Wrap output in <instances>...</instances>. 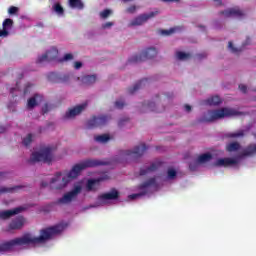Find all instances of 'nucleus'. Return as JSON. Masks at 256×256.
<instances>
[{
  "label": "nucleus",
  "instance_id": "nucleus-1",
  "mask_svg": "<svg viewBox=\"0 0 256 256\" xmlns=\"http://www.w3.org/2000/svg\"><path fill=\"white\" fill-rule=\"evenodd\" d=\"M67 227H69V222L63 221L55 226L42 230L39 237L26 234L20 238H15L13 240L1 243L0 253H7V251H15V249H21L22 247H27L29 245H39V243H45V241L51 239V237H55V235L63 233Z\"/></svg>",
  "mask_w": 256,
  "mask_h": 256
},
{
  "label": "nucleus",
  "instance_id": "nucleus-2",
  "mask_svg": "<svg viewBox=\"0 0 256 256\" xmlns=\"http://www.w3.org/2000/svg\"><path fill=\"white\" fill-rule=\"evenodd\" d=\"M99 165H109V162L86 160L74 165L69 172H57L50 181V189L61 191L65 189L73 179H77V177L81 175V171H84L87 167H97Z\"/></svg>",
  "mask_w": 256,
  "mask_h": 256
},
{
  "label": "nucleus",
  "instance_id": "nucleus-3",
  "mask_svg": "<svg viewBox=\"0 0 256 256\" xmlns=\"http://www.w3.org/2000/svg\"><path fill=\"white\" fill-rule=\"evenodd\" d=\"M228 153H234L233 158H220L214 162L215 167H239L243 157H251L256 155V144H250L246 149H243L237 142H231L226 145Z\"/></svg>",
  "mask_w": 256,
  "mask_h": 256
},
{
  "label": "nucleus",
  "instance_id": "nucleus-4",
  "mask_svg": "<svg viewBox=\"0 0 256 256\" xmlns=\"http://www.w3.org/2000/svg\"><path fill=\"white\" fill-rule=\"evenodd\" d=\"M162 181L163 179L161 177L151 178L150 180L139 186V193L129 195L128 199L130 201H133L135 199H139V197H143V195H151V193H154V191H157V189H159Z\"/></svg>",
  "mask_w": 256,
  "mask_h": 256
},
{
  "label": "nucleus",
  "instance_id": "nucleus-5",
  "mask_svg": "<svg viewBox=\"0 0 256 256\" xmlns=\"http://www.w3.org/2000/svg\"><path fill=\"white\" fill-rule=\"evenodd\" d=\"M241 115L239 110L234 108H222L218 110L208 111L207 114L204 115L202 121L206 123H211V121H217L219 119H225V117H237Z\"/></svg>",
  "mask_w": 256,
  "mask_h": 256
},
{
  "label": "nucleus",
  "instance_id": "nucleus-6",
  "mask_svg": "<svg viewBox=\"0 0 256 256\" xmlns=\"http://www.w3.org/2000/svg\"><path fill=\"white\" fill-rule=\"evenodd\" d=\"M53 161V149L49 146L36 148L31 156V163H51Z\"/></svg>",
  "mask_w": 256,
  "mask_h": 256
},
{
  "label": "nucleus",
  "instance_id": "nucleus-7",
  "mask_svg": "<svg viewBox=\"0 0 256 256\" xmlns=\"http://www.w3.org/2000/svg\"><path fill=\"white\" fill-rule=\"evenodd\" d=\"M117 199H119V191L117 189H111L110 191L99 195L96 203L84 208V211L86 209H94L105 205H111V203H113V201H117Z\"/></svg>",
  "mask_w": 256,
  "mask_h": 256
},
{
  "label": "nucleus",
  "instance_id": "nucleus-8",
  "mask_svg": "<svg viewBox=\"0 0 256 256\" xmlns=\"http://www.w3.org/2000/svg\"><path fill=\"white\" fill-rule=\"evenodd\" d=\"M81 191H83V182H77L76 184H74L73 189L70 192L64 194L63 197L58 200V202L62 203L63 205H67V203L75 201Z\"/></svg>",
  "mask_w": 256,
  "mask_h": 256
},
{
  "label": "nucleus",
  "instance_id": "nucleus-9",
  "mask_svg": "<svg viewBox=\"0 0 256 256\" xmlns=\"http://www.w3.org/2000/svg\"><path fill=\"white\" fill-rule=\"evenodd\" d=\"M59 50L55 47H51L46 51V53L38 56L36 63L38 65H43V63H49V61H59Z\"/></svg>",
  "mask_w": 256,
  "mask_h": 256
},
{
  "label": "nucleus",
  "instance_id": "nucleus-10",
  "mask_svg": "<svg viewBox=\"0 0 256 256\" xmlns=\"http://www.w3.org/2000/svg\"><path fill=\"white\" fill-rule=\"evenodd\" d=\"M157 55V49L155 48H147L142 51L140 54L133 55L130 59V63H139L141 61H145V59H153Z\"/></svg>",
  "mask_w": 256,
  "mask_h": 256
},
{
  "label": "nucleus",
  "instance_id": "nucleus-11",
  "mask_svg": "<svg viewBox=\"0 0 256 256\" xmlns=\"http://www.w3.org/2000/svg\"><path fill=\"white\" fill-rule=\"evenodd\" d=\"M145 151H147V146H145V144H140L135 147L134 150L123 151L120 154V157H122V159H135L137 157H141Z\"/></svg>",
  "mask_w": 256,
  "mask_h": 256
},
{
  "label": "nucleus",
  "instance_id": "nucleus-12",
  "mask_svg": "<svg viewBox=\"0 0 256 256\" xmlns=\"http://www.w3.org/2000/svg\"><path fill=\"white\" fill-rule=\"evenodd\" d=\"M158 13H159L158 11H154V12L142 14V15L134 18L133 20H131L130 27H139L140 25L147 23V21H149V19H153V17H155V15H157Z\"/></svg>",
  "mask_w": 256,
  "mask_h": 256
},
{
  "label": "nucleus",
  "instance_id": "nucleus-13",
  "mask_svg": "<svg viewBox=\"0 0 256 256\" xmlns=\"http://www.w3.org/2000/svg\"><path fill=\"white\" fill-rule=\"evenodd\" d=\"M213 159L211 153H205L198 156L197 160L190 163L189 167L191 171H196L199 168V165H203V163H209V161Z\"/></svg>",
  "mask_w": 256,
  "mask_h": 256
},
{
  "label": "nucleus",
  "instance_id": "nucleus-14",
  "mask_svg": "<svg viewBox=\"0 0 256 256\" xmlns=\"http://www.w3.org/2000/svg\"><path fill=\"white\" fill-rule=\"evenodd\" d=\"M109 121V118L107 116H98V117H92L87 122V128L93 129L94 127H101L105 125Z\"/></svg>",
  "mask_w": 256,
  "mask_h": 256
},
{
  "label": "nucleus",
  "instance_id": "nucleus-15",
  "mask_svg": "<svg viewBox=\"0 0 256 256\" xmlns=\"http://www.w3.org/2000/svg\"><path fill=\"white\" fill-rule=\"evenodd\" d=\"M85 109H87V103H82L80 105H77L74 108L70 109L69 112H66L65 118L73 119V117H77V115H81V113H83Z\"/></svg>",
  "mask_w": 256,
  "mask_h": 256
},
{
  "label": "nucleus",
  "instance_id": "nucleus-16",
  "mask_svg": "<svg viewBox=\"0 0 256 256\" xmlns=\"http://www.w3.org/2000/svg\"><path fill=\"white\" fill-rule=\"evenodd\" d=\"M103 178L88 179L86 182V191H97Z\"/></svg>",
  "mask_w": 256,
  "mask_h": 256
},
{
  "label": "nucleus",
  "instance_id": "nucleus-17",
  "mask_svg": "<svg viewBox=\"0 0 256 256\" xmlns=\"http://www.w3.org/2000/svg\"><path fill=\"white\" fill-rule=\"evenodd\" d=\"M25 208L23 207H17L12 210H5L0 211V219H9V217H13V215H18V213H21Z\"/></svg>",
  "mask_w": 256,
  "mask_h": 256
},
{
  "label": "nucleus",
  "instance_id": "nucleus-18",
  "mask_svg": "<svg viewBox=\"0 0 256 256\" xmlns=\"http://www.w3.org/2000/svg\"><path fill=\"white\" fill-rule=\"evenodd\" d=\"M2 25H3V29L0 30V37H8L9 31H11L13 27V20L7 18L6 20H4Z\"/></svg>",
  "mask_w": 256,
  "mask_h": 256
},
{
  "label": "nucleus",
  "instance_id": "nucleus-19",
  "mask_svg": "<svg viewBox=\"0 0 256 256\" xmlns=\"http://www.w3.org/2000/svg\"><path fill=\"white\" fill-rule=\"evenodd\" d=\"M43 101V96L41 94H35L28 100L27 107L28 109H33V107H37Z\"/></svg>",
  "mask_w": 256,
  "mask_h": 256
},
{
  "label": "nucleus",
  "instance_id": "nucleus-20",
  "mask_svg": "<svg viewBox=\"0 0 256 256\" xmlns=\"http://www.w3.org/2000/svg\"><path fill=\"white\" fill-rule=\"evenodd\" d=\"M224 17H241L243 12L238 8H229L225 12H223Z\"/></svg>",
  "mask_w": 256,
  "mask_h": 256
},
{
  "label": "nucleus",
  "instance_id": "nucleus-21",
  "mask_svg": "<svg viewBox=\"0 0 256 256\" xmlns=\"http://www.w3.org/2000/svg\"><path fill=\"white\" fill-rule=\"evenodd\" d=\"M23 225H25V218L18 217L11 222L10 229H21Z\"/></svg>",
  "mask_w": 256,
  "mask_h": 256
},
{
  "label": "nucleus",
  "instance_id": "nucleus-22",
  "mask_svg": "<svg viewBox=\"0 0 256 256\" xmlns=\"http://www.w3.org/2000/svg\"><path fill=\"white\" fill-rule=\"evenodd\" d=\"M221 98L219 96H212L208 98L206 101H204V105H210V106H215V105H221Z\"/></svg>",
  "mask_w": 256,
  "mask_h": 256
},
{
  "label": "nucleus",
  "instance_id": "nucleus-23",
  "mask_svg": "<svg viewBox=\"0 0 256 256\" xmlns=\"http://www.w3.org/2000/svg\"><path fill=\"white\" fill-rule=\"evenodd\" d=\"M177 177V170L175 168H168L166 177L163 181H173Z\"/></svg>",
  "mask_w": 256,
  "mask_h": 256
},
{
  "label": "nucleus",
  "instance_id": "nucleus-24",
  "mask_svg": "<svg viewBox=\"0 0 256 256\" xmlns=\"http://www.w3.org/2000/svg\"><path fill=\"white\" fill-rule=\"evenodd\" d=\"M69 7H71V9L81 10L83 9L84 4L81 0H69Z\"/></svg>",
  "mask_w": 256,
  "mask_h": 256
},
{
  "label": "nucleus",
  "instance_id": "nucleus-25",
  "mask_svg": "<svg viewBox=\"0 0 256 256\" xmlns=\"http://www.w3.org/2000/svg\"><path fill=\"white\" fill-rule=\"evenodd\" d=\"M95 81H97V76H95V75L84 76L82 78V83L84 85H93V83H95Z\"/></svg>",
  "mask_w": 256,
  "mask_h": 256
},
{
  "label": "nucleus",
  "instance_id": "nucleus-26",
  "mask_svg": "<svg viewBox=\"0 0 256 256\" xmlns=\"http://www.w3.org/2000/svg\"><path fill=\"white\" fill-rule=\"evenodd\" d=\"M109 139H111V137H109V135L107 134H102V135H98L94 137V140L97 143H107V141H109Z\"/></svg>",
  "mask_w": 256,
  "mask_h": 256
},
{
  "label": "nucleus",
  "instance_id": "nucleus-27",
  "mask_svg": "<svg viewBox=\"0 0 256 256\" xmlns=\"http://www.w3.org/2000/svg\"><path fill=\"white\" fill-rule=\"evenodd\" d=\"M53 11L58 15V17H63V7L61 6V4L56 3L52 6Z\"/></svg>",
  "mask_w": 256,
  "mask_h": 256
},
{
  "label": "nucleus",
  "instance_id": "nucleus-28",
  "mask_svg": "<svg viewBox=\"0 0 256 256\" xmlns=\"http://www.w3.org/2000/svg\"><path fill=\"white\" fill-rule=\"evenodd\" d=\"M176 57L179 59V61H187V59L191 57V54L179 51L176 52Z\"/></svg>",
  "mask_w": 256,
  "mask_h": 256
},
{
  "label": "nucleus",
  "instance_id": "nucleus-29",
  "mask_svg": "<svg viewBox=\"0 0 256 256\" xmlns=\"http://www.w3.org/2000/svg\"><path fill=\"white\" fill-rule=\"evenodd\" d=\"M159 164H152L150 166V168L145 169H141L140 170V175H147V173H151V171H155V169H158Z\"/></svg>",
  "mask_w": 256,
  "mask_h": 256
},
{
  "label": "nucleus",
  "instance_id": "nucleus-30",
  "mask_svg": "<svg viewBox=\"0 0 256 256\" xmlns=\"http://www.w3.org/2000/svg\"><path fill=\"white\" fill-rule=\"evenodd\" d=\"M33 141V135L28 134L24 139H23V145H30L31 142Z\"/></svg>",
  "mask_w": 256,
  "mask_h": 256
},
{
  "label": "nucleus",
  "instance_id": "nucleus-31",
  "mask_svg": "<svg viewBox=\"0 0 256 256\" xmlns=\"http://www.w3.org/2000/svg\"><path fill=\"white\" fill-rule=\"evenodd\" d=\"M228 49H229V51H231L232 53H239V51L242 50V48H235V47L233 46V42H229V44H228Z\"/></svg>",
  "mask_w": 256,
  "mask_h": 256
},
{
  "label": "nucleus",
  "instance_id": "nucleus-32",
  "mask_svg": "<svg viewBox=\"0 0 256 256\" xmlns=\"http://www.w3.org/2000/svg\"><path fill=\"white\" fill-rule=\"evenodd\" d=\"M177 31V28H170L169 30H162V35H173Z\"/></svg>",
  "mask_w": 256,
  "mask_h": 256
},
{
  "label": "nucleus",
  "instance_id": "nucleus-33",
  "mask_svg": "<svg viewBox=\"0 0 256 256\" xmlns=\"http://www.w3.org/2000/svg\"><path fill=\"white\" fill-rule=\"evenodd\" d=\"M110 14H111V10L106 9V10L100 12V17L102 19H107V17H109Z\"/></svg>",
  "mask_w": 256,
  "mask_h": 256
},
{
  "label": "nucleus",
  "instance_id": "nucleus-34",
  "mask_svg": "<svg viewBox=\"0 0 256 256\" xmlns=\"http://www.w3.org/2000/svg\"><path fill=\"white\" fill-rule=\"evenodd\" d=\"M124 106H125V101H123V100H117L115 102L116 109H123Z\"/></svg>",
  "mask_w": 256,
  "mask_h": 256
},
{
  "label": "nucleus",
  "instance_id": "nucleus-35",
  "mask_svg": "<svg viewBox=\"0 0 256 256\" xmlns=\"http://www.w3.org/2000/svg\"><path fill=\"white\" fill-rule=\"evenodd\" d=\"M15 189H19V187H15V188H5V187H3V188L0 189V195H1V193H11V191H15Z\"/></svg>",
  "mask_w": 256,
  "mask_h": 256
},
{
  "label": "nucleus",
  "instance_id": "nucleus-36",
  "mask_svg": "<svg viewBox=\"0 0 256 256\" xmlns=\"http://www.w3.org/2000/svg\"><path fill=\"white\" fill-rule=\"evenodd\" d=\"M73 59V54H65L62 59H58V61H71Z\"/></svg>",
  "mask_w": 256,
  "mask_h": 256
},
{
  "label": "nucleus",
  "instance_id": "nucleus-37",
  "mask_svg": "<svg viewBox=\"0 0 256 256\" xmlns=\"http://www.w3.org/2000/svg\"><path fill=\"white\" fill-rule=\"evenodd\" d=\"M17 11H19V8L12 6L8 9V13L9 15H15V13H17Z\"/></svg>",
  "mask_w": 256,
  "mask_h": 256
},
{
  "label": "nucleus",
  "instance_id": "nucleus-38",
  "mask_svg": "<svg viewBox=\"0 0 256 256\" xmlns=\"http://www.w3.org/2000/svg\"><path fill=\"white\" fill-rule=\"evenodd\" d=\"M113 27V22H106L102 25V29H111Z\"/></svg>",
  "mask_w": 256,
  "mask_h": 256
},
{
  "label": "nucleus",
  "instance_id": "nucleus-39",
  "mask_svg": "<svg viewBox=\"0 0 256 256\" xmlns=\"http://www.w3.org/2000/svg\"><path fill=\"white\" fill-rule=\"evenodd\" d=\"M230 137H243V130L230 134Z\"/></svg>",
  "mask_w": 256,
  "mask_h": 256
},
{
  "label": "nucleus",
  "instance_id": "nucleus-40",
  "mask_svg": "<svg viewBox=\"0 0 256 256\" xmlns=\"http://www.w3.org/2000/svg\"><path fill=\"white\" fill-rule=\"evenodd\" d=\"M69 79H71V75H64V76L61 78V82H62V83H69Z\"/></svg>",
  "mask_w": 256,
  "mask_h": 256
},
{
  "label": "nucleus",
  "instance_id": "nucleus-41",
  "mask_svg": "<svg viewBox=\"0 0 256 256\" xmlns=\"http://www.w3.org/2000/svg\"><path fill=\"white\" fill-rule=\"evenodd\" d=\"M149 111H157V109H155V103L154 102H150L148 105H147Z\"/></svg>",
  "mask_w": 256,
  "mask_h": 256
},
{
  "label": "nucleus",
  "instance_id": "nucleus-42",
  "mask_svg": "<svg viewBox=\"0 0 256 256\" xmlns=\"http://www.w3.org/2000/svg\"><path fill=\"white\" fill-rule=\"evenodd\" d=\"M135 11H137V6H130L127 9V13H135Z\"/></svg>",
  "mask_w": 256,
  "mask_h": 256
},
{
  "label": "nucleus",
  "instance_id": "nucleus-43",
  "mask_svg": "<svg viewBox=\"0 0 256 256\" xmlns=\"http://www.w3.org/2000/svg\"><path fill=\"white\" fill-rule=\"evenodd\" d=\"M239 89H240V91H242V93H246L247 92V86L245 84H240L239 85Z\"/></svg>",
  "mask_w": 256,
  "mask_h": 256
},
{
  "label": "nucleus",
  "instance_id": "nucleus-44",
  "mask_svg": "<svg viewBox=\"0 0 256 256\" xmlns=\"http://www.w3.org/2000/svg\"><path fill=\"white\" fill-rule=\"evenodd\" d=\"M82 66H83V64L81 62H75L74 63L75 69H81Z\"/></svg>",
  "mask_w": 256,
  "mask_h": 256
},
{
  "label": "nucleus",
  "instance_id": "nucleus-45",
  "mask_svg": "<svg viewBox=\"0 0 256 256\" xmlns=\"http://www.w3.org/2000/svg\"><path fill=\"white\" fill-rule=\"evenodd\" d=\"M184 111H186V113H189L191 111V106L186 104L184 106Z\"/></svg>",
  "mask_w": 256,
  "mask_h": 256
},
{
  "label": "nucleus",
  "instance_id": "nucleus-46",
  "mask_svg": "<svg viewBox=\"0 0 256 256\" xmlns=\"http://www.w3.org/2000/svg\"><path fill=\"white\" fill-rule=\"evenodd\" d=\"M164 3H179V0H162Z\"/></svg>",
  "mask_w": 256,
  "mask_h": 256
},
{
  "label": "nucleus",
  "instance_id": "nucleus-47",
  "mask_svg": "<svg viewBox=\"0 0 256 256\" xmlns=\"http://www.w3.org/2000/svg\"><path fill=\"white\" fill-rule=\"evenodd\" d=\"M141 83H142V82H140L139 84H136V85L134 86V90H132L131 93H135V91H137V89H139Z\"/></svg>",
  "mask_w": 256,
  "mask_h": 256
},
{
  "label": "nucleus",
  "instance_id": "nucleus-48",
  "mask_svg": "<svg viewBox=\"0 0 256 256\" xmlns=\"http://www.w3.org/2000/svg\"><path fill=\"white\" fill-rule=\"evenodd\" d=\"M43 113H47V111H49V105H45L42 109Z\"/></svg>",
  "mask_w": 256,
  "mask_h": 256
},
{
  "label": "nucleus",
  "instance_id": "nucleus-49",
  "mask_svg": "<svg viewBox=\"0 0 256 256\" xmlns=\"http://www.w3.org/2000/svg\"><path fill=\"white\" fill-rule=\"evenodd\" d=\"M0 133H5V127L0 126Z\"/></svg>",
  "mask_w": 256,
  "mask_h": 256
},
{
  "label": "nucleus",
  "instance_id": "nucleus-50",
  "mask_svg": "<svg viewBox=\"0 0 256 256\" xmlns=\"http://www.w3.org/2000/svg\"><path fill=\"white\" fill-rule=\"evenodd\" d=\"M13 91H15V88H12V89L10 90V93H13Z\"/></svg>",
  "mask_w": 256,
  "mask_h": 256
},
{
  "label": "nucleus",
  "instance_id": "nucleus-51",
  "mask_svg": "<svg viewBox=\"0 0 256 256\" xmlns=\"http://www.w3.org/2000/svg\"><path fill=\"white\" fill-rule=\"evenodd\" d=\"M43 187H46L47 185H45V183L42 184Z\"/></svg>",
  "mask_w": 256,
  "mask_h": 256
},
{
  "label": "nucleus",
  "instance_id": "nucleus-52",
  "mask_svg": "<svg viewBox=\"0 0 256 256\" xmlns=\"http://www.w3.org/2000/svg\"><path fill=\"white\" fill-rule=\"evenodd\" d=\"M214 1H221V0H214Z\"/></svg>",
  "mask_w": 256,
  "mask_h": 256
},
{
  "label": "nucleus",
  "instance_id": "nucleus-53",
  "mask_svg": "<svg viewBox=\"0 0 256 256\" xmlns=\"http://www.w3.org/2000/svg\"><path fill=\"white\" fill-rule=\"evenodd\" d=\"M25 93H27V89L25 90Z\"/></svg>",
  "mask_w": 256,
  "mask_h": 256
}]
</instances>
